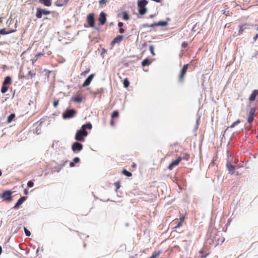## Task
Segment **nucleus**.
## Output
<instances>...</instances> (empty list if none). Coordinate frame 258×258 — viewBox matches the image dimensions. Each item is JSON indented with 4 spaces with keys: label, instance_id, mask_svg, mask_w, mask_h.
Wrapping results in <instances>:
<instances>
[{
    "label": "nucleus",
    "instance_id": "f257e3e1",
    "mask_svg": "<svg viewBox=\"0 0 258 258\" xmlns=\"http://www.w3.org/2000/svg\"><path fill=\"white\" fill-rule=\"evenodd\" d=\"M86 99V95L83 91H78L71 99V101L75 103H81Z\"/></svg>",
    "mask_w": 258,
    "mask_h": 258
},
{
    "label": "nucleus",
    "instance_id": "f03ea898",
    "mask_svg": "<svg viewBox=\"0 0 258 258\" xmlns=\"http://www.w3.org/2000/svg\"><path fill=\"white\" fill-rule=\"evenodd\" d=\"M148 2L146 0H139L138 2V7L139 8V13L141 15L145 14L147 12L146 6Z\"/></svg>",
    "mask_w": 258,
    "mask_h": 258
},
{
    "label": "nucleus",
    "instance_id": "7ed1b4c3",
    "mask_svg": "<svg viewBox=\"0 0 258 258\" xmlns=\"http://www.w3.org/2000/svg\"><path fill=\"white\" fill-rule=\"evenodd\" d=\"M87 135L88 132L81 128L77 132L75 139L78 141H83L84 140V137H86Z\"/></svg>",
    "mask_w": 258,
    "mask_h": 258
},
{
    "label": "nucleus",
    "instance_id": "20e7f679",
    "mask_svg": "<svg viewBox=\"0 0 258 258\" xmlns=\"http://www.w3.org/2000/svg\"><path fill=\"white\" fill-rule=\"evenodd\" d=\"M188 68V64H184L183 66V67L182 68V69L180 72L179 76H178L179 82H183V81L184 80V76L186 73Z\"/></svg>",
    "mask_w": 258,
    "mask_h": 258
},
{
    "label": "nucleus",
    "instance_id": "39448f33",
    "mask_svg": "<svg viewBox=\"0 0 258 258\" xmlns=\"http://www.w3.org/2000/svg\"><path fill=\"white\" fill-rule=\"evenodd\" d=\"M86 21L88 24V27L93 28L95 23L94 14L93 13L89 14L87 17Z\"/></svg>",
    "mask_w": 258,
    "mask_h": 258
},
{
    "label": "nucleus",
    "instance_id": "423d86ee",
    "mask_svg": "<svg viewBox=\"0 0 258 258\" xmlns=\"http://www.w3.org/2000/svg\"><path fill=\"white\" fill-rule=\"evenodd\" d=\"M182 158L180 157H178L176 160L173 161L168 166V169L170 170L173 169L174 167L177 166L179 163L181 161Z\"/></svg>",
    "mask_w": 258,
    "mask_h": 258
},
{
    "label": "nucleus",
    "instance_id": "0eeeda50",
    "mask_svg": "<svg viewBox=\"0 0 258 258\" xmlns=\"http://www.w3.org/2000/svg\"><path fill=\"white\" fill-rule=\"evenodd\" d=\"M12 192L10 190H6L4 191L2 195V198L5 200L11 201H12Z\"/></svg>",
    "mask_w": 258,
    "mask_h": 258
},
{
    "label": "nucleus",
    "instance_id": "6e6552de",
    "mask_svg": "<svg viewBox=\"0 0 258 258\" xmlns=\"http://www.w3.org/2000/svg\"><path fill=\"white\" fill-rule=\"evenodd\" d=\"M82 149H83L82 144H81V143L77 142H75L72 145V150L74 152H75L76 151H80L82 150Z\"/></svg>",
    "mask_w": 258,
    "mask_h": 258
},
{
    "label": "nucleus",
    "instance_id": "1a4fd4ad",
    "mask_svg": "<svg viewBox=\"0 0 258 258\" xmlns=\"http://www.w3.org/2000/svg\"><path fill=\"white\" fill-rule=\"evenodd\" d=\"M99 21L101 25H103L106 22V14L104 12H101L100 13Z\"/></svg>",
    "mask_w": 258,
    "mask_h": 258
},
{
    "label": "nucleus",
    "instance_id": "9d476101",
    "mask_svg": "<svg viewBox=\"0 0 258 258\" xmlns=\"http://www.w3.org/2000/svg\"><path fill=\"white\" fill-rule=\"evenodd\" d=\"M123 37L122 35H117L113 40L111 41L110 45L113 46L115 44H119L123 40Z\"/></svg>",
    "mask_w": 258,
    "mask_h": 258
},
{
    "label": "nucleus",
    "instance_id": "9b49d317",
    "mask_svg": "<svg viewBox=\"0 0 258 258\" xmlns=\"http://www.w3.org/2000/svg\"><path fill=\"white\" fill-rule=\"evenodd\" d=\"M94 74H92L89 76L87 79L84 81L82 85V87H85L90 85L93 79L94 78Z\"/></svg>",
    "mask_w": 258,
    "mask_h": 258
},
{
    "label": "nucleus",
    "instance_id": "f8f14e48",
    "mask_svg": "<svg viewBox=\"0 0 258 258\" xmlns=\"http://www.w3.org/2000/svg\"><path fill=\"white\" fill-rule=\"evenodd\" d=\"M199 254L200 255L199 256L198 258H205L209 255V252L208 250L206 249V248H203L199 251Z\"/></svg>",
    "mask_w": 258,
    "mask_h": 258
},
{
    "label": "nucleus",
    "instance_id": "ddd939ff",
    "mask_svg": "<svg viewBox=\"0 0 258 258\" xmlns=\"http://www.w3.org/2000/svg\"><path fill=\"white\" fill-rule=\"evenodd\" d=\"M256 99H258V90H253L249 97V100L250 101H254Z\"/></svg>",
    "mask_w": 258,
    "mask_h": 258
},
{
    "label": "nucleus",
    "instance_id": "4468645a",
    "mask_svg": "<svg viewBox=\"0 0 258 258\" xmlns=\"http://www.w3.org/2000/svg\"><path fill=\"white\" fill-rule=\"evenodd\" d=\"M226 167L229 171V173L230 174H233L235 170V166L230 162L226 164Z\"/></svg>",
    "mask_w": 258,
    "mask_h": 258
},
{
    "label": "nucleus",
    "instance_id": "2eb2a0df",
    "mask_svg": "<svg viewBox=\"0 0 258 258\" xmlns=\"http://www.w3.org/2000/svg\"><path fill=\"white\" fill-rule=\"evenodd\" d=\"M26 200V198L25 197H21L19 200H18V201H17V202L16 203V204H15V205L14 206V208H16V209H18L19 206L22 204V203Z\"/></svg>",
    "mask_w": 258,
    "mask_h": 258
},
{
    "label": "nucleus",
    "instance_id": "dca6fc26",
    "mask_svg": "<svg viewBox=\"0 0 258 258\" xmlns=\"http://www.w3.org/2000/svg\"><path fill=\"white\" fill-rule=\"evenodd\" d=\"M166 25V22L160 21V22H159L158 23L152 24L150 25H145V26H147V27H154L155 26H160V25L164 26H165Z\"/></svg>",
    "mask_w": 258,
    "mask_h": 258
},
{
    "label": "nucleus",
    "instance_id": "f3484780",
    "mask_svg": "<svg viewBox=\"0 0 258 258\" xmlns=\"http://www.w3.org/2000/svg\"><path fill=\"white\" fill-rule=\"evenodd\" d=\"M36 75V73L33 71L30 70L28 71L27 75L26 76V78L27 79H32Z\"/></svg>",
    "mask_w": 258,
    "mask_h": 258
},
{
    "label": "nucleus",
    "instance_id": "a211bd4d",
    "mask_svg": "<svg viewBox=\"0 0 258 258\" xmlns=\"http://www.w3.org/2000/svg\"><path fill=\"white\" fill-rule=\"evenodd\" d=\"M254 114H250V115L248 117L247 121L249 124H250L253 120ZM247 127L248 128V130H250L251 128V125H249L248 126H247Z\"/></svg>",
    "mask_w": 258,
    "mask_h": 258
},
{
    "label": "nucleus",
    "instance_id": "6ab92c4d",
    "mask_svg": "<svg viewBox=\"0 0 258 258\" xmlns=\"http://www.w3.org/2000/svg\"><path fill=\"white\" fill-rule=\"evenodd\" d=\"M11 78L9 76H7L5 78L4 81L3 83V84L5 86L7 85H10L11 84Z\"/></svg>",
    "mask_w": 258,
    "mask_h": 258
},
{
    "label": "nucleus",
    "instance_id": "aec40b11",
    "mask_svg": "<svg viewBox=\"0 0 258 258\" xmlns=\"http://www.w3.org/2000/svg\"><path fill=\"white\" fill-rule=\"evenodd\" d=\"M16 31V30H11L9 31H6L5 29H2L0 30V34L5 35L8 34L13 32H14Z\"/></svg>",
    "mask_w": 258,
    "mask_h": 258
},
{
    "label": "nucleus",
    "instance_id": "412c9836",
    "mask_svg": "<svg viewBox=\"0 0 258 258\" xmlns=\"http://www.w3.org/2000/svg\"><path fill=\"white\" fill-rule=\"evenodd\" d=\"M162 253V251L161 250L159 251H155L153 252L152 255L149 258H156L157 256L160 255Z\"/></svg>",
    "mask_w": 258,
    "mask_h": 258
},
{
    "label": "nucleus",
    "instance_id": "4be33fe9",
    "mask_svg": "<svg viewBox=\"0 0 258 258\" xmlns=\"http://www.w3.org/2000/svg\"><path fill=\"white\" fill-rule=\"evenodd\" d=\"M39 2L47 7H49L51 5V0H39Z\"/></svg>",
    "mask_w": 258,
    "mask_h": 258
},
{
    "label": "nucleus",
    "instance_id": "5701e85b",
    "mask_svg": "<svg viewBox=\"0 0 258 258\" xmlns=\"http://www.w3.org/2000/svg\"><path fill=\"white\" fill-rule=\"evenodd\" d=\"M92 124L91 123H88L87 124H84L82 126L81 128L84 131H86V129L91 130L92 128Z\"/></svg>",
    "mask_w": 258,
    "mask_h": 258
},
{
    "label": "nucleus",
    "instance_id": "b1692460",
    "mask_svg": "<svg viewBox=\"0 0 258 258\" xmlns=\"http://www.w3.org/2000/svg\"><path fill=\"white\" fill-rule=\"evenodd\" d=\"M184 216L181 217L179 218V222L178 223V224L176 225V226H175L174 227V228L176 229L181 227L182 226V223L184 221Z\"/></svg>",
    "mask_w": 258,
    "mask_h": 258
},
{
    "label": "nucleus",
    "instance_id": "393cba45",
    "mask_svg": "<svg viewBox=\"0 0 258 258\" xmlns=\"http://www.w3.org/2000/svg\"><path fill=\"white\" fill-rule=\"evenodd\" d=\"M119 114H112L111 120H110V125L113 126L114 125V119L118 117Z\"/></svg>",
    "mask_w": 258,
    "mask_h": 258
},
{
    "label": "nucleus",
    "instance_id": "a878e982",
    "mask_svg": "<svg viewBox=\"0 0 258 258\" xmlns=\"http://www.w3.org/2000/svg\"><path fill=\"white\" fill-rule=\"evenodd\" d=\"M152 61L149 60L148 58L145 59L142 62V65L143 67H145L149 66L151 64Z\"/></svg>",
    "mask_w": 258,
    "mask_h": 258
},
{
    "label": "nucleus",
    "instance_id": "bb28decb",
    "mask_svg": "<svg viewBox=\"0 0 258 258\" xmlns=\"http://www.w3.org/2000/svg\"><path fill=\"white\" fill-rule=\"evenodd\" d=\"M246 26H249L248 24H245L243 25H239V34H242L244 31L243 27Z\"/></svg>",
    "mask_w": 258,
    "mask_h": 258
},
{
    "label": "nucleus",
    "instance_id": "cd10ccee",
    "mask_svg": "<svg viewBox=\"0 0 258 258\" xmlns=\"http://www.w3.org/2000/svg\"><path fill=\"white\" fill-rule=\"evenodd\" d=\"M15 117V114H11L8 117L7 122L10 123Z\"/></svg>",
    "mask_w": 258,
    "mask_h": 258
},
{
    "label": "nucleus",
    "instance_id": "c85d7f7f",
    "mask_svg": "<svg viewBox=\"0 0 258 258\" xmlns=\"http://www.w3.org/2000/svg\"><path fill=\"white\" fill-rule=\"evenodd\" d=\"M122 173L123 175H125V176H127V177H131V176L132 175V174L131 173V172H129V171H127V170H125V169H123V170H122Z\"/></svg>",
    "mask_w": 258,
    "mask_h": 258
},
{
    "label": "nucleus",
    "instance_id": "c756f323",
    "mask_svg": "<svg viewBox=\"0 0 258 258\" xmlns=\"http://www.w3.org/2000/svg\"><path fill=\"white\" fill-rule=\"evenodd\" d=\"M36 17L37 18H38V19H40V18H42V13L41 12V11L40 10V9H37V12H36Z\"/></svg>",
    "mask_w": 258,
    "mask_h": 258
},
{
    "label": "nucleus",
    "instance_id": "7c9ffc66",
    "mask_svg": "<svg viewBox=\"0 0 258 258\" xmlns=\"http://www.w3.org/2000/svg\"><path fill=\"white\" fill-rule=\"evenodd\" d=\"M8 89H9V87H8L6 85H4L3 84V86H2V87L1 88V92L2 93H5L6 92L8 91Z\"/></svg>",
    "mask_w": 258,
    "mask_h": 258
},
{
    "label": "nucleus",
    "instance_id": "2f4dec72",
    "mask_svg": "<svg viewBox=\"0 0 258 258\" xmlns=\"http://www.w3.org/2000/svg\"><path fill=\"white\" fill-rule=\"evenodd\" d=\"M56 5L58 7H62L64 6L63 0H57L55 2Z\"/></svg>",
    "mask_w": 258,
    "mask_h": 258
},
{
    "label": "nucleus",
    "instance_id": "473e14b6",
    "mask_svg": "<svg viewBox=\"0 0 258 258\" xmlns=\"http://www.w3.org/2000/svg\"><path fill=\"white\" fill-rule=\"evenodd\" d=\"M130 85V82L127 78H125L123 80V86L125 88H127Z\"/></svg>",
    "mask_w": 258,
    "mask_h": 258
},
{
    "label": "nucleus",
    "instance_id": "72a5a7b5",
    "mask_svg": "<svg viewBox=\"0 0 258 258\" xmlns=\"http://www.w3.org/2000/svg\"><path fill=\"white\" fill-rule=\"evenodd\" d=\"M74 114H63V118L64 119L71 118L74 116Z\"/></svg>",
    "mask_w": 258,
    "mask_h": 258
},
{
    "label": "nucleus",
    "instance_id": "f704fd0d",
    "mask_svg": "<svg viewBox=\"0 0 258 258\" xmlns=\"http://www.w3.org/2000/svg\"><path fill=\"white\" fill-rule=\"evenodd\" d=\"M149 50L153 55H155V53L154 52V47L153 45H151L149 46Z\"/></svg>",
    "mask_w": 258,
    "mask_h": 258
},
{
    "label": "nucleus",
    "instance_id": "c9c22d12",
    "mask_svg": "<svg viewBox=\"0 0 258 258\" xmlns=\"http://www.w3.org/2000/svg\"><path fill=\"white\" fill-rule=\"evenodd\" d=\"M40 10L42 12V14L45 15H48V14H49L50 13V12L49 11H48V10H44V9H40Z\"/></svg>",
    "mask_w": 258,
    "mask_h": 258
},
{
    "label": "nucleus",
    "instance_id": "e433bc0d",
    "mask_svg": "<svg viewBox=\"0 0 258 258\" xmlns=\"http://www.w3.org/2000/svg\"><path fill=\"white\" fill-rule=\"evenodd\" d=\"M240 122V121L239 119H237L236 121L234 122L229 127L233 128L235 127L237 124L239 123Z\"/></svg>",
    "mask_w": 258,
    "mask_h": 258
},
{
    "label": "nucleus",
    "instance_id": "4c0bfd02",
    "mask_svg": "<svg viewBox=\"0 0 258 258\" xmlns=\"http://www.w3.org/2000/svg\"><path fill=\"white\" fill-rule=\"evenodd\" d=\"M123 19L124 20H128L129 19V16L127 13L124 12L123 13Z\"/></svg>",
    "mask_w": 258,
    "mask_h": 258
},
{
    "label": "nucleus",
    "instance_id": "58836bf2",
    "mask_svg": "<svg viewBox=\"0 0 258 258\" xmlns=\"http://www.w3.org/2000/svg\"><path fill=\"white\" fill-rule=\"evenodd\" d=\"M24 231L26 234V235L27 236H29L31 235V232L29 231L26 228L24 227Z\"/></svg>",
    "mask_w": 258,
    "mask_h": 258
},
{
    "label": "nucleus",
    "instance_id": "ea45409f",
    "mask_svg": "<svg viewBox=\"0 0 258 258\" xmlns=\"http://www.w3.org/2000/svg\"><path fill=\"white\" fill-rule=\"evenodd\" d=\"M90 70L89 69H87L86 71H84L81 73V76L86 75L87 74H88L90 72Z\"/></svg>",
    "mask_w": 258,
    "mask_h": 258
},
{
    "label": "nucleus",
    "instance_id": "a19ab883",
    "mask_svg": "<svg viewBox=\"0 0 258 258\" xmlns=\"http://www.w3.org/2000/svg\"><path fill=\"white\" fill-rule=\"evenodd\" d=\"M27 185L29 187H32L34 186V182L32 181H29L27 183Z\"/></svg>",
    "mask_w": 258,
    "mask_h": 258
},
{
    "label": "nucleus",
    "instance_id": "79ce46f5",
    "mask_svg": "<svg viewBox=\"0 0 258 258\" xmlns=\"http://www.w3.org/2000/svg\"><path fill=\"white\" fill-rule=\"evenodd\" d=\"M188 44L186 42H182L181 44L182 48H186L187 47Z\"/></svg>",
    "mask_w": 258,
    "mask_h": 258
},
{
    "label": "nucleus",
    "instance_id": "37998d69",
    "mask_svg": "<svg viewBox=\"0 0 258 258\" xmlns=\"http://www.w3.org/2000/svg\"><path fill=\"white\" fill-rule=\"evenodd\" d=\"M101 93V91H99V90H97L96 91H90V93L92 94H94V95H97V94H99Z\"/></svg>",
    "mask_w": 258,
    "mask_h": 258
},
{
    "label": "nucleus",
    "instance_id": "c03bdc74",
    "mask_svg": "<svg viewBox=\"0 0 258 258\" xmlns=\"http://www.w3.org/2000/svg\"><path fill=\"white\" fill-rule=\"evenodd\" d=\"M80 160L79 157H75L73 160V162L75 163H78L80 162Z\"/></svg>",
    "mask_w": 258,
    "mask_h": 258
},
{
    "label": "nucleus",
    "instance_id": "a18cd8bd",
    "mask_svg": "<svg viewBox=\"0 0 258 258\" xmlns=\"http://www.w3.org/2000/svg\"><path fill=\"white\" fill-rule=\"evenodd\" d=\"M43 55V53H37L35 55V57L36 58V59H37L39 57H41V56H42Z\"/></svg>",
    "mask_w": 258,
    "mask_h": 258
},
{
    "label": "nucleus",
    "instance_id": "49530a36",
    "mask_svg": "<svg viewBox=\"0 0 258 258\" xmlns=\"http://www.w3.org/2000/svg\"><path fill=\"white\" fill-rule=\"evenodd\" d=\"M256 110H257V109L255 107L251 108L249 111V113H255V111H256Z\"/></svg>",
    "mask_w": 258,
    "mask_h": 258
},
{
    "label": "nucleus",
    "instance_id": "de8ad7c7",
    "mask_svg": "<svg viewBox=\"0 0 258 258\" xmlns=\"http://www.w3.org/2000/svg\"><path fill=\"white\" fill-rule=\"evenodd\" d=\"M116 187V190H117L120 187V183H119V182H116L114 183Z\"/></svg>",
    "mask_w": 258,
    "mask_h": 258
},
{
    "label": "nucleus",
    "instance_id": "09e8293b",
    "mask_svg": "<svg viewBox=\"0 0 258 258\" xmlns=\"http://www.w3.org/2000/svg\"><path fill=\"white\" fill-rule=\"evenodd\" d=\"M58 104V100H55L53 102V106L54 107H56Z\"/></svg>",
    "mask_w": 258,
    "mask_h": 258
},
{
    "label": "nucleus",
    "instance_id": "8fccbe9b",
    "mask_svg": "<svg viewBox=\"0 0 258 258\" xmlns=\"http://www.w3.org/2000/svg\"><path fill=\"white\" fill-rule=\"evenodd\" d=\"M106 2V0H100L99 1V4L100 5H102L103 4H105Z\"/></svg>",
    "mask_w": 258,
    "mask_h": 258
},
{
    "label": "nucleus",
    "instance_id": "3c124183",
    "mask_svg": "<svg viewBox=\"0 0 258 258\" xmlns=\"http://www.w3.org/2000/svg\"><path fill=\"white\" fill-rule=\"evenodd\" d=\"M123 26V24L122 22H119L118 23V26L120 28H121Z\"/></svg>",
    "mask_w": 258,
    "mask_h": 258
},
{
    "label": "nucleus",
    "instance_id": "603ef678",
    "mask_svg": "<svg viewBox=\"0 0 258 258\" xmlns=\"http://www.w3.org/2000/svg\"><path fill=\"white\" fill-rule=\"evenodd\" d=\"M124 32V30L122 28H120V29H119V32L120 33H123Z\"/></svg>",
    "mask_w": 258,
    "mask_h": 258
},
{
    "label": "nucleus",
    "instance_id": "864d4df0",
    "mask_svg": "<svg viewBox=\"0 0 258 258\" xmlns=\"http://www.w3.org/2000/svg\"><path fill=\"white\" fill-rule=\"evenodd\" d=\"M70 166L71 167H73L75 166V163L74 162H71L70 163Z\"/></svg>",
    "mask_w": 258,
    "mask_h": 258
},
{
    "label": "nucleus",
    "instance_id": "5fc2aeb1",
    "mask_svg": "<svg viewBox=\"0 0 258 258\" xmlns=\"http://www.w3.org/2000/svg\"><path fill=\"white\" fill-rule=\"evenodd\" d=\"M258 38V34H256V35L253 37V40L255 41Z\"/></svg>",
    "mask_w": 258,
    "mask_h": 258
},
{
    "label": "nucleus",
    "instance_id": "6e6d98bb",
    "mask_svg": "<svg viewBox=\"0 0 258 258\" xmlns=\"http://www.w3.org/2000/svg\"><path fill=\"white\" fill-rule=\"evenodd\" d=\"M69 0H63L64 5H67Z\"/></svg>",
    "mask_w": 258,
    "mask_h": 258
},
{
    "label": "nucleus",
    "instance_id": "4d7b16f0",
    "mask_svg": "<svg viewBox=\"0 0 258 258\" xmlns=\"http://www.w3.org/2000/svg\"><path fill=\"white\" fill-rule=\"evenodd\" d=\"M67 113H75V112L74 110H71L68 111Z\"/></svg>",
    "mask_w": 258,
    "mask_h": 258
},
{
    "label": "nucleus",
    "instance_id": "13d9d810",
    "mask_svg": "<svg viewBox=\"0 0 258 258\" xmlns=\"http://www.w3.org/2000/svg\"><path fill=\"white\" fill-rule=\"evenodd\" d=\"M132 167L133 168H136V163H133L132 164Z\"/></svg>",
    "mask_w": 258,
    "mask_h": 258
},
{
    "label": "nucleus",
    "instance_id": "bf43d9fd",
    "mask_svg": "<svg viewBox=\"0 0 258 258\" xmlns=\"http://www.w3.org/2000/svg\"><path fill=\"white\" fill-rule=\"evenodd\" d=\"M24 192H25V194H26V195H27L28 194V191L26 189H24Z\"/></svg>",
    "mask_w": 258,
    "mask_h": 258
},
{
    "label": "nucleus",
    "instance_id": "052dcab7",
    "mask_svg": "<svg viewBox=\"0 0 258 258\" xmlns=\"http://www.w3.org/2000/svg\"><path fill=\"white\" fill-rule=\"evenodd\" d=\"M248 26H246L244 27H243L244 30L245 29H248Z\"/></svg>",
    "mask_w": 258,
    "mask_h": 258
},
{
    "label": "nucleus",
    "instance_id": "680f3d73",
    "mask_svg": "<svg viewBox=\"0 0 258 258\" xmlns=\"http://www.w3.org/2000/svg\"><path fill=\"white\" fill-rule=\"evenodd\" d=\"M2 175V171L0 170V176H1Z\"/></svg>",
    "mask_w": 258,
    "mask_h": 258
},
{
    "label": "nucleus",
    "instance_id": "e2e57ef3",
    "mask_svg": "<svg viewBox=\"0 0 258 258\" xmlns=\"http://www.w3.org/2000/svg\"><path fill=\"white\" fill-rule=\"evenodd\" d=\"M112 113H118V112H116V111H113Z\"/></svg>",
    "mask_w": 258,
    "mask_h": 258
},
{
    "label": "nucleus",
    "instance_id": "0e129e2a",
    "mask_svg": "<svg viewBox=\"0 0 258 258\" xmlns=\"http://www.w3.org/2000/svg\"><path fill=\"white\" fill-rule=\"evenodd\" d=\"M150 17H151V18H153V16L151 15V16H150Z\"/></svg>",
    "mask_w": 258,
    "mask_h": 258
},
{
    "label": "nucleus",
    "instance_id": "69168bd1",
    "mask_svg": "<svg viewBox=\"0 0 258 258\" xmlns=\"http://www.w3.org/2000/svg\"><path fill=\"white\" fill-rule=\"evenodd\" d=\"M256 30L257 31H258V27L256 29Z\"/></svg>",
    "mask_w": 258,
    "mask_h": 258
},
{
    "label": "nucleus",
    "instance_id": "338daca9",
    "mask_svg": "<svg viewBox=\"0 0 258 258\" xmlns=\"http://www.w3.org/2000/svg\"><path fill=\"white\" fill-rule=\"evenodd\" d=\"M130 258H134V257H133V256H132V257H130Z\"/></svg>",
    "mask_w": 258,
    "mask_h": 258
}]
</instances>
